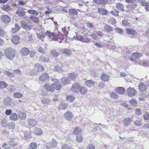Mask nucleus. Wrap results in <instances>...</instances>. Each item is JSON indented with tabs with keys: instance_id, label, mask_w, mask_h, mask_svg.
Listing matches in <instances>:
<instances>
[{
	"instance_id": "45",
	"label": "nucleus",
	"mask_w": 149,
	"mask_h": 149,
	"mask_svg": "<svg viewBox=\"0 0 149 149\" xmlns=\"http://www.w3.org/2000/svg\"><path fill=\"white\" fill-rule=\"evenodd\" d=\"M27 13L33 15L35 16H37L38 15V13L36 10H28L27 11Z\"/></svg>"
},
{
	"instance_id": "7",
	"label": "nucleus",
	"mask_w": 149,
	"mask_h": 149,
	"mask_svg": "<svg viewBox=\"0 0 149 149\" xmlns=\"http://www.w3.org/2000/svg\"><path fill=\"white\" fill-rule=\"evenodd\" d=\"M1 19L3 22L6 24L9 23L11 21L10 17L6 15L1 16Z\"/></svg>"
},
{
	"instance_id": "29",
	"label": "nucleus",
	"mask_w": 149,
	"mask_h": 149,
	"mask_svg": "<svg viewBox=\"0 0 149 149\" xmlns=\"http://www.w3.org/2000/svg\"><path fill=\"white\" fill-rule=\"evenodd\" d=\"M126 31L128 34L131 35L135 34L136 33V32L133 29L130 28L126 29Z\"/></svg>"
},
{
	"instance_id": "34",
	"label": "nucleus",
	"mask_w": 149,
	"mask_h": 149,
	"mask_svg": "<svg viewBox=\"0 0 149 149\" xmlns=\"http://www.w3.org/2000/svg\"><path fill=\"white\" fill-rule=\"evenodd\" d=\"M1 8L3 10L6 12L9 11L10 10V8L9 6L7 4L1 7Z\"/></svg>"
},
{
	"instance_id": "24",
	"label": "nucleus",
	"mask_w": 149,
	"mask_h": 149,
	"mask_svg": "<svg viewBox=\"0 0 149 149\" xmlns=\"http://www.w3.org/2000/svg\"><path fill=\"white\" fill-rule=\"evenodd\" d=\"M77 74L74 72L70 73L68 76V79L70 80H74L75 79Z\"/></svg>"
},
{
	"instance_id": "35",
	"label": "nucleus",
	"mask_w": 149,
	"mask_h": 149,
	"mask_svg": "<svg viewBox=\"0 0 149 149\" xmlns=\"http://www.w3.org/2000/svg\"><path fill=\"white\" fill-rule=\"evenodd\" d=\"M141 56V54L137 52L134 53L132 55V56L133 58H134L136 59L139 58Z\"/></svg>"
},
{
	"instance_id": "15",
	"label": "nucleus",
	"mask_w": 149,
	"mask_h": 149,
	"mask_svg": "<svg viewBox=\"0 0 149 149\" xmlns=\"http://www.w3.org/2000/svg\"><path fill=\"white\" fill-rule=\"evenodd\" d=\"M54 86V84H52L51 86L49 85L48 84H46L44 86V87L47 91L52 92L55 89V88Z\"/></svg>"
},
{
	"instance_id": "64",
	"label": "nucleus",
	"mask_w": 149,
	"mask_h": 149,
	"mask_svg": "<svg viewBox=\"0 0 149 149\" xmlns=\"http://www.w3.org/2000/svg\"><path fill=\"white\" fill-rule=\"evenodd\" d=\"M105 86V84L104 82H100L98 85V87L100 89L103 88Z\"/></svg>"
},
{
	"instance_id": "39",
	"label": "nucleus",
	"mask_w": 149,
	"mask_h": 149,
	"mask_svg": "<svg viewBox=\"0 0 149 149\" xmlns=\"http://www.w3.org/2000/svg\"><path fill=\"white\" fill-rule=\"evenodd\" d=\"M61 82L63 85H65L69 82V80L67 77H63L61 79Z\"/></svg>"
},
{
	"instance_id": "1",
	"label": "nucleus",
	"mask_w": 149,
	"mask_h": 149,
	"mask_svg": "<svg viewBox=\"0 0 149 149\" xmlns=\"http://www.w3.org/2000/svg\"><path fill=\"white\" fill-rule=\"evenodd\" d=\"M46 34L48 36V38L50 41L53 40H57L60 43L61 42L63 39L64 36L58 31V30H54L53 33L47 31Z\"/></svg>"
},
{
	"instance_id": "49",
	"label": "nucleus",
	"mask_w": 149,
	"mask_h": 149,
	"mask_svg": "<svg viewBox=\"0 0 149 149\" xmlns=\"http://www.w3.org/2000/svg\"><path fill=\"white\" fill-rule=\"evenodd\" d=\"M146 88L145 86L142 83L139 86V89L141 91H144L145 89Z\"/></svg>"
},
{
	"instance_id": "56",
	"label": "nucleus",
	"mask_w": 149,
	"mask_h": 149,
	"mask_svg": "<svg viewBox=\"0 0 149 149\" xmlns=\"http://www.w3.org/2000/svg\"><path fill=\"white\" fill-rule=\"evenodd\" d=\"M29 146L30 148L32 149H36L37 148V145L34 142L31 143Z\"/></svg>"
},
{
	"instance_id": "52",
	"label": "nucleus",
	"mask_w": 149,
	"mask_h": 149,
	"mask_svg": "<svg viewBox=\"0 0 149 149\" xmlns=\"http://www.w3.org/2000/svg\"><path fill=\"white\" fill-rule=\"evenodd\" d=\"M67 107L66 104L65 103H61L60 104L58 109H64Z\"/></svg>"
},
{
	"instance_id": "14",
	"label": "nucleus",
	"mask_w": 149,
	"mask_h": 149,
	"mask_svg": "<svg viewBox=\"0 0 149 149\" xmlns=\"http://www.w3.org/2000/svg\"><path fill=\"white\" fill-rule=\"evenodd\" d=\"M84 85L89 88H91L95 84L94 81L91 80H88L84 82Z\"/></svg>"
},
{
	"instance_id": "33",
	"label": "nucleus",
	"mask_w": 149,
	"mask_h": 149,
	"mask_svg": "<svg viewBox=\"0 0 149 149\" xmlns=\"http://www.w3.org/2000/svg\"><path fill=\"white\" fill-rule=\"evenodd\" d=\"M18 116L21 119L24 120L26 118V114L22 112L19 111L18 113Z\"/></svg>"
},
{
	"instance_id": "11",
	"label": "nucleus",
	"mask_w": 149,
	"mask_h": 149,
	"mask_svg": "<svg viewBox=\"0 0 149 149\" xmlns=\"http://www.w3.org/2000/svg\"><path fill=\"white\" fill-rule=\"evenodd\" d=\"M30 52V50L26 47L22 48L20 51L21 54L23 56H27Z\"/></svg>"
},
{
	"instance_id": "10",
	"label": "nucleus",
	"mask_w": 149,
	"mask_h": 149,
	"mask_svg": "<svg viewBox=\"0 0 149 149\" xmlns=\"http://www.w3.org/2000/svg\"><path fill=\"white\" fill-rule=\"evenodd\" d=\"M49 76L47 73L42 74L39 77V80L44 82L47 81L49 80Z\"/></svg>"
},
{
	"instance_id": "48",
	"label": "nucleus",
	"mask_w": 149,
	"mask_h": 149,
	"mask_svg": "<svg viewBox=\"0 0 149 149\" xmlns=\"http://www.w3.org/2000/svg\"><path fill=\"white\" fill-rule=\"evenodd\" d=\"M4 74L9 77H13L14 76V73L10 72L8 71H5Z\"/></svg>"
},
{
	"instance_id": "30",
	"label": "nucleus",
	"mask_w": 149,
	"mask_h": 149,
	"mask_svg": "<svg viewBox=\"0 0 149 149\" xmlns=\"http://www.w3.org/2000/svg\"><path fill=\"white\" fill-rule=\"evenodd\" d=\"M104 29L105 31L108 32H111L113 31L112 27L108 24L105 25Z\"/></svg>"
},
{
	"instance_id": "60",
	"label": "nucleus",
	"mask_w": 149,
	"mask_h": 149,
	"mask_svg": "<svg viewBox=\"0 0 149 149\" xmlns=\"http://www.w3.org/2000/svg\"><path fill=\"white\" fill-rule=\"evenodd\" d=\"M83 140V137L81 135L77 136H76V141L77 142H80Z\"/></svg>"
},
{
	"instance_id": "63",
	"label": "nucleus",
	"mask_w": 149,
	"mask_h": 149,
	"mask_svg": "<svg viewBox=\"0 0 149 149\" xmlns=\"http://www.w3.org/2000/svg\"><path fill=\"white\" fill-rule=\"evenodd\" d=\"M62 149H72V148L71 147L68 146L67 145L65 144L63 146Z\"/></svg>"
},
{
	"instance_id": "57",
	"label": "nucleus",
	"mask_w": 149,
	"mask_h": 149,
	"mask_svg": "<svg viewBox=\"0 0 149 149\" xmlns=\"http://www.w3.org/2000/svg\"><path fill=\"white\" fill-rule=\"evenodd\" d=\"M9 144H7L5 143L3 145H2V146L3 147V149H11L10 148L11 146H9Z\"/></svg>"
},
{
	"instance_id": "44",
	"label": "nucleus",
	"mask_w": 149,
	"mask_h": 149,
	"mask_svg": "<svg viewBox=\"0 0 149 149\" xmlns=\"http://www.w3.org/2000/svg\"><path fill=\"white\" fill-rule=\"evenodd\" d=\"M110 97L113 99H117L118 97V95L114 92H111L109 94Z\"/></svg>"
},
{
	"instance_id": "31",
	"label": "nucleus",
	"mask_w": 149,
	"mask_h": 149,
	"mask_svg": "<svg viewBox=\"0 0 149 149\" xmlns=\"http://www.w3.org/2000/svg\"><path fill=\"white\" fill-rule=\"evenodd\" d=\"M16 13L21 17H24L25 15V12L22 10L18 9L16 11Z\"/></svg>"
},
{
	"instance_id": "47",
	"label": "nucleus",
	"mask_w": 149,
	"mask_h": 149,
	"mask_svg": "<svg viewBox=\"0 0 149 149\" xmlns=\"http://www.w3.org/2000/svg\"><path fill=\"white\" fill-rule=\"evenodd\" d=\"M143 118L145 120H149V113L148 112H145L143 115Z\"/></svg>"
},
{
	"instance_id": "46",
	"label": "nucleus",
	"mask_w": 149,
	"mask_h": 149,
	"mask_svg": "<svg viewBox=\"0 0 149 149\" xmlns=\"http://www.w3.org/2000/svg\"><path fill=\"white\" fill-rule=\"evenodd\" d=\"M30 19L35 23H38L39 18L38 17L31 16L30 17Z\"/></svg>"
},
{
	"instance_id": "62",
	"label": "nucleus",
	"mask_w": 149,
	"mask_h": 149,
	"mask_svg": "<svg viewBox=\"0 0 149 149\" xmlns=\"http://www.w3.org/2000/svg\"><path fill=\"white\" fill-rule=\"evenodd\" d=\"M130 102L132 105L133 106H136L137 104L136 101L134 100H130Z\"/></svg>"
},
{
	"instance_id": "12",
	"label": "nucleus",
	"mask_w": 149,
	"mask_h": 149,
	"mask_svg": "<svg viewBox=\"0 0 149 149\" xmlns=\"http://www.w3.org/2000/svg\"><path fill=\"white\" fill-rule=\"evenodd\" d=\"M64 116L66 120H70L73 118V114L70 111H68L65 113Z\"/></svg>"
},
{
	"instance_id": "55",
	"label": "nucleus",
	"mask_w": 149,
	"mask_h": 149,
	"mask_svg": "<svg viewBox=\"0 0 149 149\" xmlns=\"http://www.w3.org/2000/svg\"><path fill=\"white\" fill-rule=\"evenodd\" d=\"M74 97L72 95L68 96L66 97V99L68 101L71 102H72L74 99Z\"/></svg>"
},
{
	"instance_id": "2",
	"label": "nucleus",
	"mask_w": 149,
	"mask_h": 149,
	"mask_svg": "<svg viewBox=\"0 0 149 149\" xmlns=\"http://www.w3.org/2000/svg\"><path fill=\"white\" fill-rule=\"evenodd\" d=\"M46 34L48 36V38L50 41L53 40H57L60 43L61 42L63 39L64 36L58 31V30H54L53 33L47 31Z\"/></svg>"
},
{
	"instance_id": "42",
	"label": "nucleus",
	"mask_w": 149,
	"mask_h": 149,
	"mask_svg": "<svg viewBox=\"0 0 149 149\" xmlns=\"http://www.w3.org/2000/svg\"><path fill=\"white\" fill-rule=\"evenodd\" d=\"M110 13L113 15L117 17L119 15L118 13L119 12L117 10L114 9L113 10L111 11Z\"/></svg>"
},
{
	"instance_id": "6",
	"label": "nucleus",
	"mask_w": 149,
	"mask_h": 149,
	"mask_svg": "<svg viewBox=\"0 0 149 149\" xmlns=\"http://www.w3.org/2000/svg\"><path fill=\"white\" fill-rule=\"evenodd\" d=\"M81 85L78 83H75L72 86L71 91L74 93H79Z\"/></svg>"
},
{
	"instance_id": "26",
	"label": "nucleus",
	"mask_w": 149,
	"mask_h": 149,
	"mask_svg": "<svg viewBox=\"0 0 149 149\" xmlns=\"http://www.w3.org/2000/svg\"><path fill=\"white\" fill-rule=\"evenodd\" d=\"M20 28V27L17 24L15 25V27L12 29L11 33H16Z\"/></svg>"
},
{
	"instance_id": "9",
	"label": "nucleus",
	"mask_w": 149,
	"mask_h": 149,
	"mask_svg": "<svg viewBox=\"0 0 149 149\" xmlns=\"http://www.w3.org/2000/svg\"><path fill=\"white\" fill-rule=\"evenodd\" d=\"M52 81L54 82V83L53 84H54V87L55 89L59 90L61 88V85L59 84L58 79H52Z\"/></svg>"
},
{
	"instance_id": "25",
	"label": "nucleus",
	"mask_w": 149,
	"mask_h": 149,
	"mask_svg": "<svg viewBox=\"0 0 149 149\" xmlns=\"http://www.w3.org/2000/svg\"><path fill=\"white\" fill-rule=\"evenodd\" d=\"M49 145L51 148H55L57 146V142L54 139H53L49 143Z\"/></svg>"
},
{
	"instance_id": "40",
	"label": "nucleus",
	"mask_w": 149,
	"mask_h": 149,
	"mask_svg": "<svg viewBox=\"0 0 149 149\" xmlns=\"http://www.w3.org/2000/svg\"><path fill=\"white\" fill-rule=\"evenodd\" d=\"M131 120L129 118H126L124 120V125L125 126H127L130 123Z\"/></svg>"
},
{
	"instance_id": "37",
	"label": "nucleus",
	"mask_w": 149,
	"mask_h": 149,
	"mask_svg": "<svg viewBox=\"0 0 149 149\" xmlns=\"http://www.w3.org/2000/svg\"><path fill=\"white\" fill-rule=\"evenodd\" d=\"M50 100L49 98H44L41 100V102L43 104L49 105L50 102Z\"/></svg>"
},
{
	"instance_id": "19",
	"label": "nucleus",
	"mask_w": 149,
	"mask_h": 149,
	"mask_svg": "<svg viewBox=\"0 0 149 149\" xmlns=\"http://www.w3.org/2000/svg\"><path fill=\"white\" fill-rule=\"evenodd\" d=\"M87 92V89L86 87L81 86V85L80 86L79 93L85 95L86 93Z\"/></svg>"
},
{
	"instance_id": "23",
	"label": "nucleus",
	"mask_w": 149,
	"mask_h": 149,
	"mask_svg": "<svg viewBox=\"0 0 149 149\" xmlns=\"http://www.w3.org/2000/svg\"><path fill=\"white\" fill-rule=\"evenodd\" d=\"M116 92L120 94H123L125 92V89L123 87H118L116 89Z\"/></svg>"
},
{
	"instance_id": "5",
	"label": "nucleus",
	"mask_w": 149,
	"mask_h": 149,
	"mask_svg": "<svg viewBox=\"0 0 149 149\" xmlns=\"http://www.w3.org/2000/svg\"><path fill=\"white\" fill-rule=\"evenodd\" d=\"M21 24L22 28L26 31H30L33 27L32 26L27 24L24 20H22L21 22Z\"/></svg>"
},
{
	"instance_id": "16",
	"label": "nucleus",
	"mask_w": 149,
	"mask_h": 149,
	"mask_svg": "<svg viewBox=\"0 0 149 149\" xmlns=\"http://www.w3.org/2000/svg\"><path fill=\"white\" fill-rule=\"evenodd\" d=\"M12 99L10 98H5L4 100L3 103L4 104L7 106H10L12 103Z\"/></svg>"
},
{
	"instance_id": "43",
	"label": "nucleus",
	"mask_w": 149,
	"mask_h": 149,
	"mask_svg": "<svg viewBox=\"0 0 149 149\" xmlns=\"http://www.w3.org/2000/svg\"><path fill=\"white\" fill-rule=\"evenodd\" d=\"M0 88H5L8 86V84L4 81H1Z\"/></svg>"
},
{
	"instance_id": "8",
	"label": "nucleus",
	"mask_w": 149,
	"mask_h": 149,
	"mask_svg": "<svg viewBox=\"0 0 149 149\" xmlns=\"http://www.w3.org/2000/svg\"><path fill=\"white\" fill-rule=\"evenodd\" d=\"M136 92V91L134 88H132L130 87H129L127 90V95L129 97H133L135 95Z\"/></svg>"
},
{
	"instance_id": "51",
	"label": "nucleus",
	"mask_w": 149,
	"mask_h": 149,
	"mask_svg": "<svg viewBox=\"0 0 149 149\" xmlns=\"http://www.w3.org/2000/svg\"><path fill=\"white\" fill-rule=\"evenodd\" d=\"M128 21H129L127 19H125L123 20L122 21V24L125 26H129L130 24Z\"/></svg>"
},
{
	"instance_id": "20",
	"label": "nucleus",
	"mask_w": 149,
	"mask_h": 149,
	"mask_svg": "<svg viewBox=\"0 0 149 149\" xmlns=\"http://www.w3.org/2000/svg\"><path fill=\"white\" fill-rule=\"evenodd\" d=\"M43 66L39 63L36 64L34 67V70L36 71H39L43 70Z\"/></svg>"
},
{
	"instance_id": "32",
	"label": "nucleus",
	"mask_w": 149,
	"mask_h": 149,
	"mask_svg": "<svg viewBox=\"0 0 149 149\" xmlns=\"http://www.w3.org/2000/svg\"><path fill=\"white\" fill-rule=\"evenodd\" d=\"M51 54L53 56L56 57L58 56L60 54V53L57 52L55 49H53L51 51Z\"/></svg>"
},
{
	"instance_id": "50",
	"label": "nucleus",
	"mask_w": 149,
	"mask_h": 149,
	"mask_svg": "<svg viewBox=\"0 0 149 149\" xmlns=\"http://www.w3.org/2000/svg\"><path fill=\"white\" fill-rule=\"evenodd\" d=\"M13 95L14 97L16 98H20L22 97V93L19 92L14 93Z\"/></svg>"
},
{
	"instance_id": "22",
	"label": "nucleus",
	"mask_w": 149,
	"mask_h": 149,
	"mask_svg": "<svg viewBox=\"0 0 149 149\" xmlns=\"http://www.w3.org/2000/svg\"><path fill=\"white\" fill-rule=\"evenodd\" d=\"M97 12L100 14L104 15H106L107 14V11L104 8H99Z\"/></svg>"
},
{
	"instance_id": "38",
	"label": "nucleus",
	"mask_w": 149,
	"mask_h": 149,
	"mask_svg": "<svg viewBox=\"0 0 149 149\" xmlns=\"http://www.w3.org/2000/svg\"><path fill=\"white\" fill-rule=\"evenodd\" d=\"M54 70L55 72H59L61 73L63 72V70L59 66H55L54 69Z\"/></svg>"
},
{
	"instance_id": "59",
	"label": "nucleus",
	"mask_w": 149,
	"mask_h": 149,
	"mask_svg": "<svg viewBox=\"0 0 149 149\" xmlns=\"http://www.w3.org/2000/svg\"><path fill=\"white\" fill-rule=\"evenodd\" d=\"M24 136L27 137L30 136L31 134V131H24Z\"/></svg>"
},
{
	"instance_id": "54",
	"label": "nucleus",
	"mask_w": 149,
	"mask_h": 149,
	"mask_svg": "<svg viewBox=\"0 0 149 149\" xmlns=\"http://www.w3.org/2000/svg\"><path fill=\"white\" fill-rule=\"evenodd\" d=\"M131 4L129 5V7L132 9H135L136 8L137 6V4H136V2H133L131 3Z\"/></svg>"
},
{
	"instance_id": "36",
	"label": "nucleus",
	"mask_w": 149,
	"mask_h": 149,
	"mask_svg": "<svg viewBox=\"0 0 149 149\" xmlns=\"http://www.w3.org/2000/svg\"><path fill=\"white\" fill-rule=\"evenodd\" d=\"M93 1L97 3L104 4L107 3L108 0H93Z\"/></svg>"
},
{
	"instance_id": "21",
	"label": "nucleus",
	"mask_w": 149,
	"mask_h": 149,
	"mask_svg": "<svg viewBox=\"0 0 149 149\" xmlns=\"http://www.w3.org/2000/svg\"><path fill=\"white\" fill-rule=\"evenodd\" d=\"M78 10L80 11V10L79 9L76 10L74 9H70L68 10V12L70 15H77L78 14Z\"/></svg>"
},
{
	"instance_id": "58",
	"label": "nucleus",
	"mask_w": 149,
	"mask_h": 149,
	"mask_svg": "<svg viewBox=\"0 0 149 149\" xmlns=\"http://www.w3.org/2000/svg\"><path fill=\"white\" fill-rule=\"evenodd\" d=\"M63 53L67 56H69L71 54V51L70 49H64Z\"/></svg>"
},
{
	"instance_id": "41",
	"label": "nucleus",
	"mask_w": 149,
	"mask_h": 149,
	"mask_svg": "<svg viewBox=\"0 0 149 149\" xmlns=\"http://www.w3.org/2000/svg\"><path fill=\"white\" fill-rule=\"evenodd\" d=\"M49 61L48 58H46L45 56H41L39 58V61L40 62H47Z\"/></svg>"
},
{
	"instance_id": "18",
	"label": "nucleus",
	"mask_w": 149,
	"mask_h": 149,
	"mask_svg": "<svg viewBox=\"0 0 149 149\" xmlns=\"http://www.w3.org/2000/svg\"><path fill=\"white\" fill-rule=\"evenodd\" d=\"M110 78V76L105 73L103 74L101 76V79L105 82H108Z\"/></svg>"
},
{
	"instance_id": "17",
	"label": "nucleus",
	"mask_w": 149,
	"mask_h": 149,
	"mask_svg": "<svg viewBox=\"0 0 149 149\" xmlns=\"http://www.w3.org/2000/svg\"><path fill=\"white\" fill-rule=\"evenodd\" d=\"M27 122L28 123V126L31 128L33 127L36 124V122L34 119H27Z\"/></svg>"
},
{
	"instance_id": "13",
	"label": "nucleus",
	"mask_w": 149,
	"mask_h": 149,
	"mask_svg": "<svg viewBox=\"0 0 149 149\" xmlns=\"http://www.w3.org/2000/svg\"><path fill=\"white\" fill-rule=\"evenodd\" d=\"M20 38L17 35H15L13 36L11 39L12 42L14 44H18L20 42Z\"/></svg>"
},
{
	"instance_id": "61",
	"label": "nucleus",
	"mask_w": 149,
	"mask_h": 149,
	"mask_svg": "<svg viewBox=\"0 0 149 149\" xmlns=\"http://www.w3.org/2000/svg\"><path fill=\"white\" fill-rule=\"evenodd\" d=\"M134 124L137 126H141L142 123L140 120H136L134 122Z\"/></svg>"
},
{
	"instance_id": "4",
	"label": "nucleus",
	"mask_w": 149,
	"mask_h": 149,
	"mask_svg": "<svg viewBox=\"0 0 149 149\" xmlns=\"http://www.w3.org/2000/svg\"><path fill=\"white\" fill-rule=\"evenodd\" d=\"M4 54L10 60H12L15 56L14 52L11 48L6 49L5 50Z\"/></svg>"
},
{
	"instance_id": "27",
	"label": "nucleus",
	"mask_w": 149,
	"mask_h": 149,
	"mask_svg": "<svg viewBox=\"0 0 149 149\" xmlns=\"http://www.w3.org/2000/svg\"><path fill=\"white\" fill-rule=\"evenodd\" d=\"M117 8L121 11H123L124 10V6L123 5L119 3H118L116 4Z\"/></svg>"
},
{
	"instance_id": "28",
	"label": "nucleus",
	"mask_w": 149,
	"mask_h": 149,
	"mask_svg": "<svg viewBox=\"0 0 149 149\" xmlns=\"http://www.w3.org/2000/svg\"><path fill=\"white\" fill-rule=\"evenodd\" d=\"M10 119L12 120L17 121L18 120V117L16 113H14L10 116Z\"/></svg>"
},
{
	"instance_id": "3",
	"label": "nucleus",
	"mask_w": 149,
	"mask_h": 149,
	"mask_svg": "<svg viewBox=\"0 0 149 149\" xmlns=\"http://www.w3.org/2000/svg\"><path fill=\"white\" fill-rule=\"evenodd\" d=\"M75 39L77 40H79L82 42L86 43L90 41L89 39L88 38V35L87 34L83 36L77 34Z\"/></svg>"
},
{
	"instance_id": "53",
	"label": "nucleus",
	"mask_w": 149,
	"mask_h": 149,
	"mask_svg": "<svg viewBox=\"0 0 149 149\" xmlns=\"http://www.w3.org/2000/svg\"><path fill=\"white\" fill-rule=\"evenodd\" d=\"M37 51L40 53L43 54L45 52V50L41 46H39L38 48Z\"/></svg>"
}]
</instances>
